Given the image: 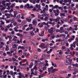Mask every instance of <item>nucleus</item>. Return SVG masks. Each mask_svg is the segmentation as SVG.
<instances>
[{
  "mask_svg": "<svg viewBox=\"0 0 78 78\" xmlns=\"http://www.w3.org/2000/svg\"><path fill=\"white\" fill-rule=\"evenodd\" d=\"M55 30H56L55 28L53 27H51L50 29L48 30V32L49 33H50L51 34V36H52V35H53V33L55 31Z\"/></svg>",
  "mask_w": 78,
  "mask_h": 78,
  "instance_id": "obj_1",
  "label": "nucleus"
},
{
  "mask_svg": "<svg viewBox=\"0 0 78 78\" xmlns=\"http://www.w3.org/2000/svg\"><path fill=\"white\" fill-rule=\"evenodd\" d=\"M45 47H42V49H44L45 48L46 50L44 51L45 52L47 51V47H48L49 45V44H48L47 43H44Z\"/></svg>",
  "mask_w": 78,
  "mask_h": 78,
  "instance_id": "obj_2",
  "label": "nucleus"
},
{
  "mask_svg": "<svg viewBox=\"0 0 78 78\" xmlns=\"http://www.w3.org/2000/svg\"><path fill=\"white\" fill-rule=\"evenodd\" d=\"M16 42H13L12 43V48H16V47H17V46H18V44H16Z\"/></svg>",
  "mask_w": 78,
  "mask_h": 78,
  "instance_id": "obj_3",
  "label": "nucleus"
},
{
  "mask_svg": "<svg viewBox=\"0 0 78 78\" xmlns=\"http://www.w3.org/2000/svg\"><path fill=\"white\" fill-rule=\"evenodd\" d=\"M49 17V14L47 13V14H46V17L44 19V20L45 21H47L48 20V18Z\"/></svg>",
  "mask_w": 78,
  "mask_h": 78,
  "instance_id": "obj_4",
  "label": "nucleus"
},
{
  "mask_svg": "<svg viewBox=\"0 0 78 78\" xmlns=\"http://www.w3.org/2000/svg\"><path fill=\"white\" fill-rule=\"evenodd\" d=\"M36 9V8H34L32 10L34 11H36V12H40V11H41V9H40V7H38V9Z\"/></svg>",
  "mask_w": 78,
  "mask_h": 78,
  "instance_id": "obj_5",
  "label": "nucleus"
},
{
  "mask_svg": "<svg viewBox=\"0 0 78 78\" xmlns=\"http://www.w3.org/2000/svg\"><path fill=\"white\" fill-rule=\"evenodd\" d=\"M58 69H53L52 70H51V73H55V72L56 71H58Z\"/></svg>",
  "mask_w": 78,
  "mask_h": 78,
  "instance_id": "obj_6",
  "label": "nucleus"
},
{
  "mask_svg": "<svg viewBox=\"0 0 78 78\" xmlns=\"http://www.w3.org/2000/svg\"><path fill=\"white\" fill-rule=\"evenodd\" d=\"M21 49L22 50H23L24 49H25V47L23 46H19L18 47V50H19V49Z\"/></svg>",
  "mask_w": 78,
  "mask_h": 78,
  "instance_id": "obj_7",
  "label": "nucleus"
},
{
  "mask_svg": "<svg viewBox=\"0 0 78 78\" xmlns=\"http://www.w3.org/2000/svg\"><path fill=\"white\" fill-rule=\"evenodd\" d=\"M48 5H46L45 6V8L44 9L43 11L45 12L46 11H47L48 9Z\"/></svg>",
  "mask_w": 78,
  "mask_h": 78,
  "instance_id": "obj_8",
  "label": "nucleus"
},
{
  "mask_svg": "<svg viewBox=\"0 0 78 78\" xmlns=\"http://www.w3.org/2000/svg\"><path fill=\"white\" fill-rule=\"evenodd\" d=\"M64 2L65 3H70L72 2V0H64Z\"/></svg>",
  "mask_w": 78,
  "mask_h": 78,
  "instance_id": "obj_9",
  "label": "nucleus"
},
{
  "mask_svg": "<svg viewBox=\"0 0 78 78\" xmlns=\"http://www.w3.org/2000/svg\"><path fill=\"white\" fill-rule=\"evenodd\" d=\"M64 63L66 65V66H68L69 63V62H68V61L66 60H64Z\"/></svg>",
  "mask_w": 78,
  "mask_h": 78,
  "instance_id": "obj_10",
  "label": "nucleus"
},
{
  "mask_svg": "<svg viewBox=\"0 0 78 78\" xmlns=\"http://www.w3.org/2000/svg\"><path fill=\"white\" fill-rule=\"evenodd\" d=\"M53 67L51 66L50 68H48V72H51V70H53Z\"/></svg>",
  "mask_w": 78,
  "mask_h": 78,
  "instance_id": "obj_11",
  "label": "nucleus"
},
{
  "mask_svg": "<svg viewBox=\"0 0 78 78\" xmlns=\"http://www.w3.org/2000/svg\"><path fill=\"white\" fill-rule=\"evenodd\" d=\"M32 23L34 25H37V22L36 20H33Z\"/></svg>",
  "mask_w": 78,
  "mask_h": 78,
  "instance_id": "obj_12",
  "label": "nucleus"
},
{
  "mask_svg": "<svg viewBox=\"0 0 78 78\" xmlns=\"http://www.w3.org/2000/svg\"><path fill=\"white\" fill-rule=\"evenodd\" d=\"M24 8H30V4H27L26 5H25Z\"/></svg>",
  "mask_w": 78,
  "mask_h": 78,
  "instance_id": "obj_13",
  "label": "nucleus"
},
{
  "mask_svg": "<svg viewBox=\"0 0 78 78\" xmlns=\"http://www.w3.org/2000/svg\"><path fill=\"white\" fill-rule=\"evenodd\" d=\"M6 2L5 0H3L2 1V4L3 5H4V6H6V4H5V3H6Z\"/></svg>",
  "mask_w": 78,
  "mask_h": 78,
  "instance_id": "obj_14",
  "label": "nucleus"
},
{
  "mask_svg": "<svg viewBox=\"0 0 78 78\" xmlns=\"http://www.w3.org/2000/svg\"><path fill=\"white\" fill-rule=\"evenodd\" d=\"M51 77L52 78H57L58 76L56 75H51Z\"/></svg>",
  "mask_w": 78,
  "mask_h": 78,
  "instance_id": "obj_15",
  "label": "nucleus"
},
{
  "mask_svg": "<svg viewBox=\"0 0 78 78\" xmlns=\"http://www.w3.org/2000/svg\"><path fill=\"white\" fill-rule=\"evenodd\" d=\"M72 66L73 67H78V64L77 63L74 64L73 63Z\"/></svg>",
  "mask_w": 78,
  "mask_h": 78,
  "instance_id": "obj_16",
  "label": "nucleus"
},
{
  "mask_svg": "<svg viewBox=\"0 0 78 78\" xmlns=\"http://www.w3.org/2000/svg\"><path fill=\"white\" fill-rule=\"evenodd\" d=\"M35 0H29V2L31 3H33V4H35L36 2L34 1Z\"/></svg>",
  "mask_w": 78,
  "mask_h": 78,
  "instance_id": "obj_17",
  "label": "nucleus"
},
{
  "mask_svg": "<svg viewBox=\"0 0 78 78\" xmlns=\"http://www.w3.org/2000/svg\"><path fill=\"white\" fill-rule=\"evenodd\" d=\"M5 47V51H8V50H9V46L8 45H6Z\"/></svg>",
  "mask_w": 78,
  "mask_h": 78,
  "instance_id": "obj_18",
  "label": "nucleus"
},
{
  "mask_svg": "<svg viewBox=\"0 0 78 78\" xmlns=\"http://www.w3.org/2000/svg\"><path fill=\"white\" fill-rule=\"evenodd\" d=\"M72 57H71V56L70 55H67L66 57V59H70V58H71Z\"/></svg>",
  "mask_w": 78,
  "mask_h": 78,
  "instance_id": "obj_19",
  "label": "nucleus"
},
{
  "mask_svg": "<svg viewBox=\"0 0 78 78\" xmlns=\"http://www.w3.org/2000/svg\"><path fill=\"white\" fill-rule=\"evenodd\" d=\"M60 55H61L59 54H58L57 55H56L57 58H56V59H59L60 58Z\"/></svg>",
  "mask_w": 78,
  "mask_h": 78,
  "instance_id": "obj_20",
  "label": "nucleus"
},
{
  "mask_svg": "<svg viewBox=\"0 0 78 78\" xmlns=\"http://www.w3.org/2000/svg\"><path fill=\"white\" fill-rule=\"evenodd\" d=\"M61 74H62L64 73H66V71H61L59 72Z\"/></svg>",
  "mask_w": 78,
  "mask_h": 78,
  "instance_id": "obj_21",
  "label": "nucleus"
},
{
  "mask_svg": "<svg viewBox=\"0 0 78 78\" xmlns=\"http://www.w3.org/2000/svg\"><path fill=\"white\" fill-rule=\"evenodd\" d=\"M66 44V42L62 40V41L61 44L62 45H64Z\"/></svg>",
  "mask_w": 78,
  "mask_h": 78,
  "instance_id": "obj_22",
  "label": "nucleus"
},
{
  "mask_svg": "<svg viewBox=\"0 0 78 78\" xmlns=\"http://www.w3.org/2000/svg\"><path fill=\"white\" fill-rule=\"evenodd\" d=\"M60 16L61 17H62V16H63V17H65L66 16V15H65V13H60Z\"/></svg>",
  "mask_w": 78,
  "mask_h": 78,
  "instance_id": "obj_23",
  "label": "nucleus"
},
{
  "mask_svg": "<svg viewBox=\"0 0 78 78\" xmlns=\"http://www.w3.org/2000/svg\"><path fill=\"white\" fill-rule=\"evenodd\" d=\"M7 54H8L9 56H12V54H11V53H10V52H9V51L7 52Z\"/></svg>",
  "mask_w": 78,
  "mask_h": 78,
  "instance_id": "obj_24",
  "label": "nucleus"
},
{
  "mask_svg": "<svg viewBox=\"0 0 78 78\" xmlns=\"http://www.w3.org/2000/svg\"><path fill=\"white\" fill-rule=\"evenodd\" d=\"M72 17H73V20H77L78 19V18H77V17L74 16H73Z\"/></svg>",
  "mask_w": 78,
  "mask_h": 78,
  "instance_id": "obj_25",
  "label": "nucleus"
},
{
  "mask_svg": "<svg viewBox=\"0 0 78 78\" xmlns=\"http://www.w3.org/2000/svg\"><path fill=\"white\" fill-rule=\"evenodd\" d=\"M12 60L13 61H16V62H19V61L17 60H16V59L14 57L12 58Z\"/></svg>",
  "mask_w": 78,
  "mask_h": 78,
  "instance_id": "obj_26",
  "label": "nucleus"
},
{
  "mask_svg": "<svg viewBox=\"0 0 78 78\" xmlns=\"http://www.w3.org/2000/svg\"><path fill=\"white\" fill-rule=\"evenodd\" d=\"M51 64L52 66H53L54 67H56V64H54L53 62H51Z\"/></svg>",
  "mask_w": 78,
  "mask_h": 78,
  "instance_id": "obj_27",
  "label": "nucleus"
},
{
  "mask_svg": "<svg viewBox=\"0 0 78 78\" xmlns=\"http://www.w3.org/2000/svg\"><path fill=\"white\" fill-rule=\"evenodd\" d=\"M26 20L27 21H28L29 22H30L31 21V19H29L28 18H27L26 19Z\"/></svg>",
  "mask_w": 78,
  "mask_h": 78,
  "instance_id": "obj_28",
  "label": "nucleus"
},
{
  "mask_svg": "<svg viewBox=\"0 0 78 78\" xmlns=\"http://www.w3.org/2000/svg\"><path fill=\"white\" fill-rule=\"evenodd\" d=\"M59 19H61V17H58L57 18H56L55 20V22H57V21H59Z\"/></svg>",
  "mask_w": 78,
  "mask_h": 78,
  "instance_id": "obj_29",
  "label": "nucleus"
},
{
  "mask_svg": "<svg viewBox=\"0 0 78 78\" xmlns=\"http://www.w3.org/2000/svg\"><path fill=\"white\" fill-rule=\"evenodd\" d=\"M15 33V32L14 31H12L11 32V34H12V35H11L12 37H14V35L13 34H14Z\"/></svg>",
  "mask_w": 78,
  "mask_h": 78,
  "instance_id": "obj_30",
  "label": "nucleus"
},
{
  "mask_svg": "<svg viewBox=\"0 0 78 78\" xmlns=\"http://www.w3.org/2000/svg\"><path fill=\"white\" fill-rule=\"evenodd\" d=\"M44 45V44L42 43H41L40 45H39V47H40L41 48H42V47Z\"/></svg>",
  "mask_w": 78,
  "mask_h": 78,
  "instance_id": "obj_31",
  "label": "nucleus"
},
{
  "mask_svg": "<svg viewBox=\"0 0 78 78\" xmlns=\"http://www.w3.org/2000/svg\"><path fill=\"white\" fill-rule=\"evenodd\" d=\"M36 8L37 9V8H38V9H39V8H40V9H41V7H40V5H38L37 4L36 5Z\"/></svg>",
  "mask_w": 78,
  "mask_h": 78,
  "instance_id": "obj_32",
  "label": "nucleus"
},
{
  "mask_svg": "<svg viewBox=\"0 0 78 78\" xmlns=\"http://www.w3.org/2000/svg\"><path fill=\"white\" fill-rule=\"evenodd\" d=\"M46 69H47V67H46V66H43L42 67V69L43 70H46Z\"/></svg>",
  "mask_w": 78,
  "mask_h": 78,
  "instance_id": "obj_33",
  "label": "nucleus"
},
{
  "mask_svg": "<svg viewBox=\"0 0 78 78\" xmlns=\"http://www.w3.org/2000/svg\"><path fill=\"white\" fill-rule=\"evenodd\" d=\"M5 21H6V23L10 22L9 20H6V19L5 18Z\"/></svg>",
  "mask_w": 78,
  "mask_h": 78,
  "instance_id": "obj_34",
  "label": "nucleus"
},
{
  "mask_svg": "<svg viewBox=\"0 0 78 78\" xmlns=\"http://www.w3.org/2000/svg\"><path fill=\"white\" fill-rule=\"evenodd\" d=\"M39 69H40V70H39V72H41V73H42V72H43V70L41 69V66L39 67Z\"/></svg>",
  "mask_w": 78,
  "mask_h": 78,
  "instance_id": "obj_35",
  "label": "nucleus"
},
{
  "mask_svg": "<svg viewBox=\"0 0 78 78\" xmlns=\"http://www.w3.org/2000/svg\"><path fill=\"white\" fill-rule=\"evenodd\" d=\"M20 15H18L17 16L16 19H20Z\"/></svg>",
  "mask_w": 78,
  "mask_h": 78,
  "instance_id": "obj_36",
  "label": "nucleus"
},
{
  "mask_svg": "<svg viewBox=\"0 0 78 78\" xmlns=\"http://www.w3.org/2000/svg\"><path fill=\"white\" fill-rule=\"evenodd\" d=\"M60 37H62V36H63V37H66V34H60Z\"/></svg>",
  "mask_w": 78,
  "mask_h": 78,
  "instance_id": "obj_37",
  "label": "nucleus"
},
{
  "mask_svg": "<svg viewBox=\"0 0 78 78\" xmlns=\"http://www.w3.org/2000/svg\"><path fill=\"white\" fill-rule=\"evenodd\" d=\"M58 5H55V6L53 7V9H55V8H58Z\"/></svg>",
  "mask_w": 78,
  "mask_h": 78,
  "instance_id": "obj_38",
  "label": "nucleus"
},
{
  "mask_svg": "<svg viewBox=\"0 0 78 78\" xmlns=\"http://www.w3.org/2000/svg\"><path fill=\"white\" fill-rule=\"evenodd\" d=\"M44 32H42L41 33V34H39V35L40 36H44Z\"/></svg>",
  "mask_w": 78,
  "mask_h": 78,
  "instance_id": "obj_39",
  "label": "nucleus"
},
{
  "mask_svg": "<svg viewBox=\"0 0 78 78\" xmlns=\"http://www.w3.org/2000/svg\"><path fill=\"white\" fill-rule=\"evenodd\" d=\"M63 27L65 28L66 27H69V25H66V24H64L63 25Z\"/></svg>",
  "mask_w": 78,
  "mask_h": 78,
  "instance_id": "obj_40",
  "label": "nucleus"
},
{
  "mask_svg": "<svg viewBox=\"0 0 78 78\" xmlns=\"http://www.w3.org/2000/svg\"><path fill=\"white\" fill-rule=\"evenodd\" d=\"M36 66H37V65H35L34 66V69L35 70H37V68L36 67Z\"/></svg>",
  "mask_w": 78,
  "mask_h": 78,
  "instance_id": "obj_41",
  "label": "nucleus"
},
{
  "mask_svg": "<svg viewBox=\"0 0 78 78\" xmlns=\"http://www.w3.org/2000/svg\"><path fill=\"white\" fill-rule=\"evenodd\" d=\"M30 34L31 35V36H34V33L33 31H31V32H30Z\"/></svg>",
  "mask_w": 78,
  "mask_h": 78,
  "instance_id": "obj_42",
  "label": "nucleus"
},
{
  "mask_svg": "<svg viewBox=\"0 0 78 78\" xmlns=\"http://www.w3.org/2000/svg\"><path fill=\"white\" fill-rule=\"evenodd\" d=\"M11 4V3H6V6H10V5Z\"/></svg>",
  "mask_w": 78,
  "mask_h": 78,
  "instance_id": "obj_43",
  "label": "nucleus"
},
{
  "mask_svg": "<svg viewBox=\"0 0 78 78\" xmlns=\"http://www.w3.org/2000/svg\"><path fill=\"white\" fill-rule=\"evenodd\" d=\"M35 73H34V75L35 76L38 75L37 74V72L36 71H35Z\"/></svg>",
  "mask_w": 78,
  "mask_h": 78,
  "instance_id": "obj_44",
  "label": "nucleus"
},
{
  "mask_svg": "<svg viewBox=\"0 0 78 78\" xmlns=\"http://www.w3.org/2000/svg\"><path fill=\"white\" fill-rule=\"evenodd\" d=\"M13 9H11V10H9V13H11V12H13Z\"/></svg>",
  "mask_w": 78,
  "mask_h": 78,
  "instance_id": "obj_45",
  "label": "nucleus"
},
{
  "mask_svg": "<svg viewBox=\"0 0 78 78\" xmlns=\"http://www.w3.org/2000/svg\"><path fill=\"white\" fill-rule=\"evenodd\" d=\"M41 56L42 58H45L46 57V56H45V55L44 54H43Z\"/></svg>",
  "mask_w": 78,
  "mask_h": 78,
  "instance_id": "obj_46",
  "label": "nucleus"
},
{
  "mask_svg": "<svg viewBox=\"0 0 78 78\" xmlns=\"http://www.w3.org/2000/svg\"><path fill=\"white\" fill-rule=\"evenodd\" d=\"M0 22L1 23L2 25H4L5 24V22L3 21L2 20L0 21Z\"/></svg>",
  "mask_w": 78,
  "mask_h": 78,
  "instance_id": "obj_47",
  "label": "nucleus"
},
{
  "mask_svg": "<svg viewBox=\"0 0 78 78\" xmlns=\"http://www.w3.org/2000/svg\"><path fill=\"white\" fill-rule=\"evenodd\" d=\"M68 61H69V62H70V64H71V63H72V64H73V62H72V60L71 59H69L68 60Z\"/></svg>",
  "mask_w": 78,
  "mask_h": 78,
  "instance_id": "obj_48",
  "label": "nucleus"
},
{
  "mask_svg": "<svg viewBox=\"0 0 78 78\" xmlns=\"http://www.w3.org/2000/svg\"><path fill=\"white\" fill-rule=\"evenodd\" d=\"M66 48V47L63 46L62 47V50H65Z\"/></svg>",
  "mask_w": 78,
  "mask_h": 78,
  "instance_id": "obj_49",
  "label": "nucleus"
},
{
  "mask_svg": "<svg viewBox=\"0 0 78 78\" xmlns=\"http://www.w3.org/2000/svg\"><path fill=\"white\" fill-rule=\"evenodd\" d=\"M13 24L14 26H16V25H17V23L16 22H15L13 23Z\"/></svg>",
  "mask_w": 78,
  "mask_h": 78,
  "instance_id": "obj_50",
  "label": "nucleus"
},
{
  "mask_svg": "<svg viewBox=\"0 0 78 78\" xmlns=\"http://www.w3.org/2000/svg\"><path fill=\"white\" fill-rule=\"evenodd\" d=\"M55 37V36H53L52 37H51L50 38V39H51V40H52V39H54V38Z\"/></svg>",
  "mask_w": 78,
  "mask_h": 78,
  "instance_id": "obj_51",
  "label": "nucleus"
},
{
  "mask_svg": "<svg viewBox=\"0 0 78 78\" xmlns=\"http://www.w3.org/2000/svg\"><path fill=\"white\" fill-rule=\"evenodd\" d=\"M34 1L36 2V3H39V2H40V0H37L36 1L35 0Z\"/></svg>",
  "mask_w": 78,
  "mask_h": 78,
  "instance_id": "obj_52",
  "label": "nucleus"
},
{
  "mask_svg": "<svg viewBox=\"0 0 78 78\" xmlns=\"http://www.w3.org/2000/svg\"><path fill=\"white\" fill-rule=\"evenodd\" d=\"M69 49L70 50L72 51L73 50H74V48H72V47H69Z\"/></svg>",
  "mask_w": 78,
  "mask_h": 78,
  "instance_id": "obj_53",
  "label": "nucleus"
},
{
  "mask_svg": "<svg viewBox=\"0 0 78 78\" xmlns=\"http://www.w3.org/2000/svg\"><path fill=\"white\" fill-rule=\"evenodd\" d=\"M19 28L18 26H16L14 28V30H15V31L16 30V29L18 28Z\"/></svg>",
  "mask_w": 78,
  "mask_h": 78,
  "instance_id": "obj_54",
  "label": "nucleus"
},
{
  "mask_svg": "<svg viewBox=\"0 0 78 78\" xmlns=\"http://www.w3.org/2000/svg\"><path fill=\"white\" fill-rule=\"evenodd\" d=\"M28 0H23V3H26L27 2H28Z\"/></svg>",
  "mask_w": 78,
  "mask_h": 78,
  "instance_id": "obj_55",
  "label": "nucleus"
},
{
  "mask_svg": "<svg viewBox=\"0 0 78 78\" xmlns=\"http://www.w3.org/2000/svg\"><path fill=\"white\" fill-rule=\"evenodd\" d=\"M58 48V46H55L53 47V49H56Z\"/></svg>",
  "mask_w": 78,
  "mask_h": 78,
  "instance_id": "obj_56",
  "label": "nucleus"
},
{
  "mask_svg": "<svg viewBox=\"0 0 78 78\" xmlns=\"http://www.w3.org/2000/svg\"><path fill=\"white\" fill-rule=\"evenodd\" d=\"M10 75H13V72L12 71H10Z\"/></svg>",
  "mask_w": 78,
  "mask_h": 78,
  "instance_id": "obj_57",
  "label": "nucleus"
},
{
  "mask_svg": "<svg viewBox=\"0 0 78 78\" xmlns=\"http://www.w3.org/2000/svg\"><path fill=\"white\" fill-rule=\"evenodd\" d=\"M1 44L2 45H5V43L2 41L1 42Z\"/></svg>",
  "mask_w": 78,
  "mask_h": 78,
  "instance_id": "obj_58",
  "label": "nucleus"
},
{
  "mask_svg": "<svg viewBox=\"0 0 78 78\" xmlns=\"http://www.w3.org/2000/svg\"><path fill=\"white\" fill-rule=\"evenodd\" d=\"M48 23H46V24H45V25H46V26H47L48 27V28L50 27V25H48Z\"/></svg>",
  "mask_w": 78,
  "mask_h": 78,
  "instance_id": "obj_59",
  "label": "nucleus"
},
{
  "mask_svg": "<svg viewBox=\"0 0 78 78\" xmlns=\"http://www.w3.org/2000/svg\"><path fill=\"white\" fill-rule=\"evenodd\" d=\"M72 75V74L71 73H69L68 74V77H70Z\"/></svg>",
  "mask_w": 78,
  "mask_h": 78,
  "instance_id": "obj_60",
  "label": "nucleus"
},
{
  "mask_svg": "<svg viewBox=\"0 0 78 78\" xmlns=\"http://www.w3.org/2000/svg\"><path fill=\"white\" fill-rule=\"evenodd\" d=\"M14 70L15 71H16V70H17V68H16V66H14Z\"/></svg>",
  "mask_w": 78,
  "mask_h": 78,
  "instance_id": "obj_61",
  "label": "nucleus"
},
{
  "mask_svg": "<svg viewBox=\"0 0 78 78\" xmlns=\"http://www.w3.org/2000/svg\"><path fill=\"white\" fill-rule=\"evenodd\" d=\"M37 51L38 52H40L41 51V49L40 48H38L37 49Z\"/></svg>",
  "mask_w": 78,
  "mask_h": 78,
  "instance_id": "obj_62",
  "label": "nucleus"
},
{
  "mask_svg": "<svg viewBox=\"0 0 78 78\" xmlns=\"http://www.w3.org/2000/svg\"><path fill=\"white\" fill-rule=\"evenodd\" d=\"M44 27L43 25L42 24H41L40 25L39 27H40V28H42V27Z\"/></svg>",
  "mask_w": 78,
  "mask_h": 78,
  "instance_id": "obj_63",
  "label": "nucleus"
},
{
  "mask_svg": "<svg viewBox=\"0 0 78 78\" xmlns=\"http://www.w3.org/2000/svg\"><path fill=\"white\" fill-rule=\"evenodd\" d=\"M72 16H72V15L68 16V19H69V18H72Z\"/></svg>",
  "mask_w": 78,
  "mask_h": 78,
  "instance_id": "obj_64",
  "label": "nucleus"
}]
</instances>
